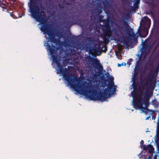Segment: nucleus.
I'll list each match as a JSON object with an SVG mask.
<instances>
[{
  "mask_svg": "<svg viewBox=\"0 0 159 159\" xmlns=\"http://www.w3.org/2000/svg\"><path fill=\"white\" fill-rule=\"evenodd\" d=\"M143 150H148L149 152L150 153H152L154 150L153 147L151 145H149L147 146H144L143 147Z\"/></svg>",
  "mask_w": 159,
  "mask_h": 159,
  "instance_id": "nucleus-1",
  "label": "nucleus"
},
{
  "mask_svg": "<svg viewBox=\"0 0 159 159\" xmlns=\"http://www.w3.org/2000/svg\"><path fill=\"white\" fill-rule=\"evenodd\" d=\"M145 18L147 20L148 23H150V19L149 18H147V17H145Z\"/></svg>",
  "mask_w": 159,
  "mask_h": 159,
  "instance_id": "nucleus-2",
  "label": "nucleus"
},
{
  "mask_svg": "<svg viewBox=\"0 0 159 159\" xmlns=\"http://www.w3.org/2000/svg\"><path fill=\"white\" fill-rule=\"evenodd\" d=\"M157 126L159 127V120H158V121L157 122Z\"/></svg>",
  "mask_w": 159,
  "mask_h": 159,
  "instance_id": "nucleus-3",
  "label": "nucleus"
},
{
  "mask_svg": "<svg viewBox=\"0 0 159 159\" xmlns=\"http://www.w3.org/2000/svg\"><path fill=\"white\" fill-rule=\"evenodd\" d=\"M148 159H151V157H148Z\"/></svg>",
  "mask_w": 159,
  "mask_h": 159,
  "instance_id": "nucleus-4",
  "label": "nucleus"
},
{
  "mask_svg": "<svg viewBox=\"0 0 159 159\" xmlns=\"http://www.w3.org/2000/svg\"><path fill=\"white\" fill-rule=\"evenodd\" d=\"M143 143V140H142L141 142H140V143Z\"/></svg>",
  "mask_w": 159,
  "mask_h": 159,
  "instance_id": "nucleus-5",
  "label": "nucleus"
},
{
  "mask_svg": "<svg viewBox=\"0 0 159 159\" xmlns=\"http://www.w3.org/2000/svg\"><path fill=\"white\" fill-rule=\"evenodd\" d=\"M121 66V65H120V64H118V66Z\"/></svg>",
  "mask_w": 159,
  "mask_h": 159,
  "instance_id": "nucleus-6",
  "label": "nucleus"
},
{
  "mask_svg": "<svg viewBox=\"0 0 159 159\" xmlns=\"http://www.w3.org/2000/svg\"><path fill=\"white\" fill-rule=\"evenodd\" d=\"M48 50H49L50 51V49L48 48H47Z\"/></svg>",
  "mask_w": 159,
  "mask_h": 159,
  "instance_id": "nucleus-7",
  "label": "nucleus"
},
{
  "mask_svg": "<svg viewBox=\"0 0 159 159\" xmlns=\"http://www.w3.org/2000/svg\"><path fill=\"white\" fill-rule=\"evenodd\" d=\"M149 132V131H148V130H147V131H146V132Z\"/></svg>",
  "mask_w": 159,
  "mask_h": 159,
  "instance_id": "nucleus-8",
  "label": "nucleus"
},
{
  "mask_svg": "<svg viewBox=\"0 0 159 159\" xmlns=\"http://www.w3.org/2000/svg\"><path fill=\"white\" fill-rule=\"evenodd\" d=\"M44 45L46 46H47V45H46L45 44H44Z\"/></svg>",
  "mask_w": 159,
  "mask_h": 159,
  "instance_id": "nucleus-9",
  "label": "nucleus"
},
{
  "mask_svg": "<svg viewBox=\"0 0 159 159\" xmlns=\"http://www.w3.org/2000/svg\"><path fill=\"white\" fill-rule=\"evenodd\" d=\"M38 21L39 22H41V21H40L39 20H38Z\"/></svg>",
  "mask_w": 159,
  "mask_h": 159,
  "instance_id": "nucleus-10",
  "label": "nucleus"
},
{
  "mask_svg": "<svg viewBox=\"0 0 159 159\" xmlns=\"http://www.w3.org/2000/svg\"><path fill=\"white\" fill-rule=\"evenodd\" d=\"M45 34V32H43V34Z\"/></svg>",
  "mask_w": 159,
  "mask_h": 159,
  "instance_id": "nucleus-11",
  "label": "nucleus"
},
{
  "mask_svg": "<svg viewBox=\"0 0 159 159\" xmlns=\"http://www.w3.org/2000/svg\"><path fill=\"white\" fill-rule=\"evenodd\" d=\"M81 94H84V93H81Z\"/></svg>",
  "mask_w": 159,
  "mask_h": 159,
  "instance_id": "nucleus-12",
  "label": "nucleus"
}]
</instances>
